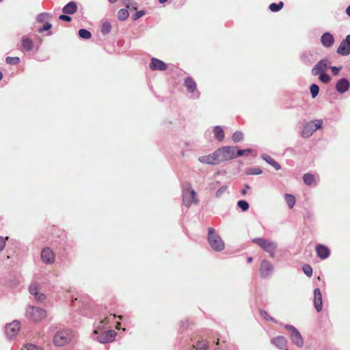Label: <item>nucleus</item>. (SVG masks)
Returning <instances> with one entry per match:
<instances>
[{
  "label": "nucleus",
  "instance_id": "1",
  "mask_svg": "<svg viewBox=\"0 0 350 350\" xmlns=\"http://www.w3.org/2000/svg\"><path fill=\"white\" fill-rule=\"evenodd\" d=\"M252 242L267 252L270 258H275V250L278 247V243L275 241L265 238H254L252 239Z\"/></svg>",
  "mask_w": 350,
  "mask_h": 350
},
{
  "label": "nucleus",
  "instance_id": "2",
  "mask_svg": "<svg viewBox=\"0 0 350 350\" xmlns=\"http://www.w3.org/2000/svg\"><path fill=\"white\" fill-rule=\"evenodd\" d=\"M237 147L232 146H223L215 150V157H217L219 164L232 160L236 157Z\"/></svg>",
  "mask_w": 350,
  "mask_h": 350
},
{
  "label": "nucleus",
  "instance_id": "3",
  "mask_svg": "<svg viewBox=\"0 0 350 350\" xmlns=\"http://www.w3.org/2000/svg\"><path fill=\"white\" fill-rule=\"evenodd\" d=\"M207 239L208 244L213 250L221 252L224 249V241L213 228H208Z\"/></svg>",
  "mask_w": 350,
  "mask_h": 350
},
{
  "label": "nucleus",
  "instance_id": "4",
  "mask_svg": "<svg viewBox=\"0 0 350 350\" xmlns=\"http://www.w3.org/2000/svg\"><path fill=\"white\" fill-rule=\"evenodd\" d=\"M26 317L33 322H39L46 317V311L39 307L29 306L26 309Z\"/></svg>",
  "mask_w": 350,
  "mask_h": 350
},
{
  "label": "nucleus",
  "instance_id": "5",
  "mask_svg": "<svg viewBox=\"0 0 350 350\" xmlns=\"http://www.w3.org/2000/svg\"><path fill=\"white\" fill-rule=\"evenodd\" d=\"M322 120H311L304 125L300 132V135L303 138H308L310 137L317 130L320 129L322 127Z\"/></svg>",
  "mask_w": 350,
  "mask_h": 350
},
{
  "label": "nucleus",
  "instance_id": "6",
  "mask_svg": "<svg viewBox=\"0 0 350 350\" xmlns=\"http://www.w3.org/2000/svg\"><path fill=\"white\" fill-rule=\"evenodd\" d=\"M117 333L113 330L109 329L107 331L100 332L99 334H92V338L101 344L110 343L115 340Z\"/></svg>",
  "mask_w": 350,
  "mask_h": 350
},
{
  "label": "nucleus",
  "instance_id": "7",
  "mask_svg": "<svg viewBox=\"0 0 350 350\" xmlns=\"http://www.w3.org/2000/svg\"><path fill=\"white\" fill-rule=\"evenodd\" d=\"M285 329L291 332V342L297 347L301 348L304 345V340L299 331L293 325L286 324L284 325Z\"/></svg>",
  "mask_w": 350,
  "mask_h": 350
},
{
  "label": "nucleus",
  "instance_id": "8",
  "mask_svg": "<svg viewBox=\"0 0 350 350\" xmlns=\"http://www.w3.org/2000/svg\"><path fill=\"white\" fill-rule=\"evenodd\" d=\"M274 271L273 264L268 260L264 259L259 267V275L261 278L267 279L271 277Z\"/></svg>",
  "mask_w": 350,
  "mask_h": 350
},
{
  "label": "nucleus",
  "instance_id": "9",
  "mask_svg": "<svg viewBox=\"0 0 350 350\" xmlns=\"http://www.w3.org/2000/svg\"><path fill=\"white\" fill-rule=\"evenodd\" d=\"M184 85L189 93L192 94V98L198 99L200 96V92L197 90V84L194 79L190 77L185 79Z\"/></svg>",
  "mask_w": 350,
  "mask_h": 350
},
{
  "label": "nucleus",
  "instance_id": "10",
  "mask_svg": "<svg viewBox=\"0 0 350 350\" xmlns=\"http://www.w3.org/2000/svg\"><path fill=\"white\" fill-rule=\"evenodd\" d=\"M331 62L327 58L319 61L312 69V75L317 76L319 73L326 72L330 67Z\"/></svg>",
  "mask_w": 350,
  "mask_h": 350
},
{
  "label": "nucleus",
  "instance_id": "11",
  "mask_svg": "<svg viewBox=\"0 0 350 350\" xmlns=\"http://www.w3.org/2000/svg\"><path fill=\"white\" fill-rule=\"evenodd\" d=\"M183 204L187 207L190 206L193 203L198 204V200L196 198V191L191 188L185 190L183 191Z\"/></svg>",
  "mask_w": 350,
  "mask_h": 350
},
{
  "label": "nucleus",
  "instance_id": "12",
  "mask_svg": "<svg viewBox=\"0 0 350 350\" xmlns=\"http://www.w3.org/2000/svg\"><path fill=\"white\" fill-rule=\"evenodd\" d=\"M70 340V336L67 331L58 332L54 336L53 342L55 345L62 347L67 344Z\"/></svg>",
  "mask_w": 350,
  "mask_h": 350
},
{
  "label": "nucleus",
  "instance_id": "13",
  "mask_svg": "<svg viewBox=\"0 0 350 350\" xmlns=\"http://www.w3.org/2000/svg\"><path fill=\"white\" fill-rule=\"evenodd\" d=\"M40 258L43 263L46 265H52L55 260V255L52 250L46 247L43 248L40 253Z\"/></svg>",
  "mask_w": 350,
  "mask_h": 350
},
{
  "label": "nucleus",
  "instance_id": "14",
  "mask_svg": "<svg viewBox=\"0 0 350 350\" xmlns=\"http://www.w3.org/2000/svg\"><path fill=\"white\" fill-rule=\"evenodd\" d=\"M21 328V323L18 321L7 324L5 326V334L8 338L11 339L16 336Z\"/></svg>",
  "mask_w": 350,
  "mask_h": 350
},
{
  "label": "nucleus",
  "instance_id": "15",
  "mask_svg": "<svg viewBox=\"0 0 350 350\" xmlns=\"http://www.w3.org/2000/svg\"><path fill=\"white\" fill-rule=\"evenodd\" d=\"M336 52L342 56H347L350 54V34L347 35L346 38L342 40Z\"/></svg>",
  "mask_w": 350,
  "mask_h": 350
},
{
  "label": "nucleus",
  "instance_id": "16",
  "mask_svg": "<svg viewBox=\"0 0 350 350\" xmlns=\"http://www.w3.org/2000/svg\"><path fill=\"white\" fill-rule=\"evenodd\" d=\"M116 318V315H110L109 317H106L102 319H100L98 323L94 325V334H99L100 332L105 331V329L107 327V325L112 319L113 320Z\"/></svg>",
  "mask_w": 350,
  "mask_h": 350
},
{
  "label": "nucleus",
  "instance_id": "17",
  "mask_svg": "<svg viewBox=\"0 0 350 350\" xmlns=\"http://www.w3.org/2000/svg\"><path fill=\"white\" fill-rule=\"evenodd\" d=\"M350 88V83L346 78L340 79L336 83V90L340 94H344Z\"/></svg>",
  "mask_w": 350,
  "mask_h": 350
},
{
  "label": "nucleus",
  "instance_id": "18",
  "mask_svg": "<svg viewBox=\"0 0 350 350\" xmlns=\"http://www.w3.org/2000/svg\"><path fill=\"white\" fill-rule=\"evenodd\" d=\"M150 68L152 70L164 71L167 70V65L164 62L157 58L152 57L150 63Z\"/></svg>",
  "mask_w": 350,
  "mask_h": 350
},
{
  "label": "nucleus",
  "instance_id": "19",
  "mask_svg": "<svg viewBox=\"0 0 350 350\" xmlns=\"http://www.w3.org/2000/svg\"><path fill=\"white\" fill-rule=\"evenodd\" d=\"M215 151L211 154L201 156L198 157V161L201 163L203 164H208V165H217L219 164L217 157L215 156Z\"/></svg>",
  "mask_w": 350,
  "mask_h": 350
},
{
  "label": "nucleus",
  "instance_id": "20",
  "mask_svg": "<svg viewBox=\"0 0 350 350\" xmlns=\"http://www.w3.org/2000/svg\"><path fill=\"white\" fill-rule=\"evenodd\" d=\"M334 37L329 32H325L321 36V43L325 48L331 47L334 43Z\"/></svg>",
  "mask_w": 350,
  "mask_h": 350
},
{
  "label": "nucleus",
  "instance_id": "21",
  "mask_svg": "<svg viewBox=\"0 0 350 350\" xmlns=\"http://www.w3.org/2000/svg\"><path fill=\"white\" fill-rule=\"evenodd\" d=\"M287 340L283 336H278L271 338V343L279 349H283L286 347Z\"/></svg>",
  "mask_w": 350,
  "mask_h": 350
},
{
  "label": "nucleus",
  "instance_id": "22",
  "mask_svg": "<svg viewBox=\"0 0 350 350\" xmlns=\"http://www.w3.org/2000/svg\"><path fill=\"white\" fill-rule=\"evenodd\" d=\"M314 306L317 312L322 310V295L319 288L314 290Z\"/></svg>",
  "mask_w": 350,
  "mask_h": 350
},
{
  "label": "nucleus",
  "instance_id": "23",
  "mask_svg": "<svg viewBox=\"0 0 350 350\" xmlns=\"http://www.w3.org/2000/svg\"><path fill=\"white\" fill-rule=\"evenodd\" d=\"M316 252L318 257L323 260L327 258L330 255V251L329 248L321 244L317 245Z\"/></svg>",
  "mask_w": 350,
  "mask_h": 350
},
{
  "label": "nucleus",
  "instance_id": "24",
  "mask_svg": "<svg viewBox=\"0 0 350 350\" xmlns=\"http://www.w3.org/2000/svg\"><path fill=\"white\" fill-rule=\"evenodd\" d=\"M77 10V5L75 1H70L62 8V12L66 14H73Z\"/></svg>",
  "mask_w": 350,
  "mask_h": 350
},
{
  "label": "nucleus",
  "instance_id": "25",
  "mask_svg": "<svg viewBox=\"0 0 350 350\" xmlns=\"http://www.w3.org/2000/svg\"><path fill=\"white\" fill-rule=\"evenodd\" d=\"M261 158L268 164L273 167L275 170H279L281 169V165L278 162H276L273 158H271L269 155L267 154H262L261 155Z\"/></svg>",
  "mask_w": 350,
  "mask_h": 350
},
{
  "label": "nucleus",
  "instance_id": "26",
  "mask_svg": "<svg viewBox=\"0 0 350 350\" xmlns=\"http://www.w3.org/2000/svg\"><path fill=\"white\" fill-rule=\"evenodd\" d=\"M303 180L308 186L316 185L317 183L316 176L310 173L305 174L303 176Z\"/></svg>",
  "mask_w": 350,
  "mask_h": 350
},
{
  "label": "nucleus",
  "instance_id": "27",
  "mask_svg": "<svg viewBox=\"0 0 350 350\" xmlns=\"http://www.w3.org/2000/svg\"><path fill=\"white\" fill-rule=\"evenodd\" d=\"M213 133L214 134V137L218 141L221 142L224 139L225 135L224 131L221 126H215L213 127Z\"/></svg>",
  "mask_w": 350,
  "mask_h": 350
},
{
  "label": "nucleus",
  "instance_id": "28",
  "mask_svg": "<svg viewBox=\"0 0 350 350\" xmlns=\"http://www.w3.org/2000/svg\"><path fill=\"white\" fill-rule=\"evenodd\" d=\"M23 49L26 51H30L33 49V42L28 38H23L22 40Z\"/></svg>",
  "mask_w": 350,
  "mask_h": 350
},
{
  "label": "nucleus",
  "instance_id": "29",
  "mask_svg": "<svg viewBox=\"0 0 350 350\" xmlns=\"http://www.w3.org/2000/svg\"><path fill=\"white\" fill-rule=\"evenodd\" d=\"M284 199H285V201H286L288 208H293L295 204V197L291 194L286 193L284 195Z\"/></svg>",
  "mask_w": 350,
  "mask_h": 350
},
{
  "label": "nucleus",
  "instance_id": "30",
  "mask_svg": "<svg viewBox=\"0 0 350 350\" xmlns=\"http://www.w3.org/2000/svg\"><path fill=\"white\" fill-rule=\"evenodd\" d=\"M260 314L262 317H263L265 320L267 321H271V322H273L275 323H278L279 325H282L281 323H280L279 321H278L276 319H275L274 318H273L272 317H271L267 311H265V310H260Z\"/></svg>",
  "mask_w": 350,
  "mask_h": 350
},
{
  "label": "nucleus",
  "instance_id": "31",
  "mask_svg": "<svg viewBox=\"0 0 350 350\" xmlns=\"http://www.w3.org/2000/svg\"><path fill=\"white\" fill-rule=\"evenodd\" d=\"M244 139L243 133L240 131H235L232 135V140L234 143H238L243 141Z\"/></svg>",
  "mask_w": 350,
  "mask_h": 350
},
{
  "label": "nucleus",
  "instance_id": "32",
  "mask_svg": "<svg viewBox=\"0 0 350 350\" xmlns=\"http://www.w3.org/2000/svg\"><path fill=\"white\" fill-rule=\"evenodd\" d=\"M129 16V13L126 9H120L117 13V17L120 21H125Z\"/></svg>",
  "mask_w": 350,
  "mask_h": 350
},
{
  "label": "nucleus",
  "instance_id": "33",
  "mask_svg": "<svg viewBox=\"0 0 350 350\" xmlns=\"http://www.w3.org/2000/svg\"><path fill=\"white\" fill-rule=\"evenodd\" d=\"M318 75L319 81L325 84L329 83L331 81V77L326 72L319 73Z\"/></svg>",
  "mask_w": 350,
  "mask_h": 350
},
{
  "label": "nucleus",
  "instance_id": "34",
  "mask_svg": "<svg viewBox=\"0 0 350 350\" xmlns=\"http://www.w3.org/2000/svg\"><path fill=\"white\" fill-rule=\"evenodd\" d=\"M284 6L283 2L280 1L278 3H271L269 5V9L271 12H276L280 10Z\"/></svg>",
  "mask_w": 350,
  "mask_h": 350
},
{
  "label": "nucleus",
  "instance_id": "35",
  "mask_svg": "<svg viewBox=\"0 0 350 350\" xmlns=\"http://www.w3.org/2000/svg\"><path fill=\"white\" fill-rule=\"evenodd\" d=\"M21 350H43L42 347L31 343H27L23 346Z\"/></svg>",
  "mask_w": 350,
  "mask_h": 350
},
{
  "label": "nucleus",
  "instance_id": "36",
  "mask_svg": "<svg viewBox=\"0 0 350 350\" xmlns=\"http://www.w3.org/2000/svg\"><path fill=\"white\" fill-rule=\"evenodd\" d=\"M262 173V171L259 167H250L246 171L247 175H259Z\"/></svg>",
  "mask_w": 350,
  "mask_h": 350
},
{
  "label": "nucleus",
  "instance_id": "37",
  "mask_svg": "<svg viewBox=\"0 0 350 350\" xmlns=\"http://www.w3.org/2000/svg\"><path fill=\"white\" fill-rule=\"evenodd\" d=\"M79 36L83 39H90L92 34L90 31L85 29H81L79 31Z\"/></svg>",
  "mask_w": 350,
  "mask_h": 350
},
{
  "label": "nucleus",
  "instance_id": "38",
  "mask_svg": "<svg viewBox=\"0 0 350 350\" xmlns=\"http://www.w3.org/2000/svg\"><path fill=\"white\" fill-rule=\"evenodd\" d=\"M310 91L312 98H314L319 94V87L317 84H312L310 87Z\"/></svg>",
  "mask_w": 350,
  "mask_h": 350
},
{
  "label": "nucleus",
  "instance_id": "39",
  "mask_svg": "<svg viewBox=\"0 0 350 350\" xmlns=\"http://www.w3.org/2000/svg\"><path fill=\"white\" fill-rule=\"evenodd\" d=\"M111 26L109 22H105L101 27V32L103 34H107L111 31Z\"/></svg>",
  "mask_w": 350,
  "mask_h": 350
},
{
  "label": "nucleus",
  "instance_id": "40",
  "mask_svg": "<svg viewBox=\"0 0 350 350\" xmlns=\"http://www.w3.org/2000/svg\"><path fill=\"white\" fill-rule=\"evenodd\" d=\"M5 62L8 64L16 65L20 62V58L18 57H7Z\"/></svg>",
  "mask_w": 350,
  "mask_h": 350
},
{
  "label": "nucleus",
  "instance_id": "41",
  "mask_svg": "<svg viewBox=\"0 0 350 350\" xmlns=\"http://www.w3.org/2000/svg\"><path fill=\"white\" fill-rule=\"evenodd\" d=\"M195 347L196 350H206L208 348V342L205 340L199 341Z\"/></svg>",
  "mask_w": 350,
  "mask_h": 350
},
{
  "label": "nucleus",
  "instance_id": "42",
  "mask_svg": "<svg viewBox=\"0 0 350 350\" xmlns=\"http://www.w3.org/2000/svg\"><path fill=\"white\" fill-rule=\"evenodd\" d=\"M237 205L243 211H246L249 208V204L245 200H239Z\"/></svg>",
  "mask_w": 350,
  "mask_h": 350
},
{
  "label": "nucleus",
  "instance_id": "43",
  "mask_svg": "<svg viewBox=\"0 0 350 350\" xmlns=\"http://www.w3.org/2000/svg\"><path fill=\"white\" fill-rule=\"evenodd\" d=\"M302 270L304 273L308 277L312 275V269L310 265L306 264L303 266Z\"/></svg>",
  "mask_w": 350,
  "mask_h": 350
},
{
  "label": "nucleus",
  "instance_id": "44",
  "mask_svg": "<svg viewBox=\"0 0 350 350\" xmlns=\"http://www.w3.org/2000/svg\"><path fill=\"white\" fill-rule=\"evenodd\" d=\"M251 148H247L245 150H238L237 151L236 157H242V156H247L248 153H250L252 152Z\"/></svg>",
  "mask_w": 350,
  "mask_h": 350
},
{
  "label": "nucleus",
  "instance_id": "45",
  "mask_svg": "<svg viewBox=\"0 0 350 350\" xmlns=\"http://www.w3.org/2000/svg\"><path fill=\"white\" fill-rule=\"evenodd\" d=\"M49 16V14L46 13H42L38 15L37 21L39 23L44 22Z\"/></svg>",
  "mask_w": 350,
  "mask_h": 350
},
{
  "label": "nucleus",
  "instance_id": "46",
  "mask_svg": "<svg viewBox=\"0 0 350 350\" xmlns=\"http://www.w3.org/2000/svg\"><path fill=\"white\" fill-rule=\"evenodd\" d=\"M8 239V237H3L0 236V252L3 251L5 248L6 241Z\"/></svg>",
  "mask_w": 350,
  "mask_h": 350
},
{
  "label": "nucleus",
  "instance_id": "47",
  "mask_svg": "<svg viewBox=\"0 0 350 350\" xmlns=\"http://www.w3.org/2000/svg\"><path fill=\"white\" fill-rule=\"evenodd\" d=\"M144 15H145V12L144 10L137 11L133 15V19L134 21H136Z\"/></svg>",
  "mask_w": 350,
  "mask_h": 350
},
{
  "label": "nucleus",
  "instance_id": "48",
  "mask_svg": "<svg viewBox=\"0 0 350 350\" xmlns=\"http://www.w3.org/2000/svg\"><path fill=\"white\" fill-rule=\"evenodd\" d=\"M226 189L227 188L226 186L220 187L215 193L216 198H219L221 195H223L226 192Z\"/></svg>",
  "mask_w": 350,
  "mask_h": 350
},
{
  "label": "nucleus",
  "instance_id": "49",
  "mask_svg": "<svg viewBox=\"0 0 350 350\" xmlns=\"http://www.w3.org/2000/svg\"><path fill=\"white\" fill-rule=\"evenodd\" d=\"M51 28V24L49 23H46L44 25V26L39 29V33H42L44 31L49 30Z\"/></svg>",
  "mask_w": 350,
  "mask_h": 350
},
{
  "label": "nucleus",
  "instance_id": "50",
  "mask_svg": "<svg viewBox=\"0 0 350 350\" xmlns=\"http://www.w3.org/2000/svg\"><path fill=\"white\" fill-rule=\"evenodd\" d=\"M35 299L40 302L43 301L45 299V295L43 293H38L35 295Z\"/></svg>",
  "mask_w": 350,
  "mask_h": 350
},
{
  "label": "nucleus",
  "instance_id": "51",
  "mask_svg": "<svg viewBox=\"0 0 350 350\" xmlns=\"http://www.w3.org/2000/svg\"><path fill=\"white\" fill-rule=\"evenodd\" d=\"M329 68L331 69L332 74L335 76L338 75L339 71L341 70L340 67H337L335 66H330Z\"/></svg>",
  "mask_w": 350,
  "mask_h": 350
},
{
  "label": "nucleus",
  "instance_id": "52",
  "mask_svg": "<svg viewBox=\"0 0 350 350\" xmlns=\"http://www.w3.org/2000/svg\"><path fill=\"white\" fill-rule=\"evenodd\" d=\"M59 20L70 22L71 21L72 18L70 16H68V14H62L59 16Z\"/></svg>",
  "mask_w": 350,
  "mask_h": 350
},
{
  "label": "nucleus",
  "instance_id": "53",
  "mask_svg": "<svg viewBox=\"0 0 350 350\" xmlns=\"http://www.w3.org/2000/svg\"><path fill=\"white\" fill-rule=\"evenodd\" d=\"M126 8L131 9V10H137V2L134 1H131L129 3V5L127 6Z\"/></svg>",
  "mask_w": 350,
  "mask_h": 350
},
{
  "label": "nucleus",
  "instance_id": "54",
  "mask_svg": "<svg viewBox=\"0 0 350 350\" xmlns=\"http://www.w3.org/2000/svg\"><path fill=\"white\" fill-rule=\"evenodd\" d=\"M29 292L31 295H33L34 296L38 293L36 286L33 285L30 286Z\"/></svg>",
  "mask_w": 350,
  "mask_h": 350
},
{
  "label": "nucleus",
  "instance_id": "55",
  "mask_svg": "<svg viewBox=\"0 0 350 350\" xmlns=\"http://www.w3.org/2000/svg\"><path fill=\"white\" fill-rule=\"evenodd\" d=\"M250 189V186H249V185H246L245 186V188L241 191V193H242L243 195H245V194L246 193V192H247V189Z\"/></svg>",
  "mask_w": 350,
  "mask_h": 350
},
{
  "label": "nucleus",
  "instance_id": "56",
  "mask_svg": "<svg viewBox=\"0 0 350 350\" xmlns=\"http://www.w3.org/2000/svg\"><path fill=\"white\" fill-rule=\"evenodd\" d=\"M132 0H121V1L122 2L123 5H125L126 7L129 5V3H130V2Z\"/></svg>",
  "mask_w": 350,
  "mask_h": 350
},
{
  "label": "nucleus",
  "instance_id": "57",
  "mask_svg": "<svg viewBox=\"0 0 350 350\" xmlns=\"http://www.w3.org/2000/svg\"><path fill=\"white\" fill-rule=\"evenodd\" d=\"M312 213H310V212H308L306 213L305 215H304V217L306 218H308L310 219V217H312Z\"/></svg>",
  "mask_w": 350,
  "mask_h": 350
},
{
  "label": "nucleus",
  "instance_id": "58",
  "mask_svg": "<svg viewBox=\"0 0 350 350\" xmlns=\"http://www.w3.org/2000/svg\"><path fill=\"white\" fill-rule=\"evenodd\" d=\"M346 13L347 14L350 16V5H349L346 9Z\"/></svg>",
  "mask_w": 350,
  "mask_h": 350
},
{
  "label": "nucleus",
  "instance_id": "59",
  "mask_svg": "<svg viewBox=\"0 0 350 350\" xmlns=\"http://www.w3.org/2000/svg\"><path fill=\"white\" fill-rule=\"evenodd\" d=\"M252 260L253 258L252 257H249L247 259V261L248 263H250L252 262Z\"/></svg>",
  "mask_w": 350,
  "mask_h": 350
},
{
  "label": "nucleus",
  "instance_id": "60",
  "mask_svg": "<svg viewBox=\"0 0 350 350\" xmlns=\"http://www.w3.org/2000/svg\"><path fill=\"white\" fill-rule=\"evenodd\" d=\"M167 0H159V3H164L167 1Z\"/></svg>",
  "mask_w": 350,
  "mask_h": 350
},
{
  "label": "nucleus",
  "instance_id": "61",
  "mask_svg": "<svg viewBox=\"0 0 350 350\" xmlns=\"http://www.w3.org/2000/svg\"><path fill=\"white\" fill-rule=\"evenodd\" d=\"M118 0H109V1L110 3H115L116 1H117Z\"/></svg>",
  "mask_w": 350,
  "mask_h": 350
},
{
  "label": "nucleus",
  "instance_id": "62",
  "mask_svg": "<svg viewBox=\"0 0 350 350\" xmlns=\"http://www.w3.org/2000/svg\"><path fill=\"white\" fill-rule=\"evenodd\" d=\"M3 78V74L1 72H0V81Z\"/></svg>",
  "mask_w": 350,
  "mask_h": 350
},
{
  "label": "nucleus",
  "instance_id": "63",
  "mask_svg": "<svg viewBox=\"0 0 350 350\" xmlns=\"http://www.w3.org/2000/svg\"><path fill=\"white\" fill-rule=\"evenodd\" d=\"M120 325V323H117V325H116V328L117 329H119V326Z\"/></svg>",
  "mask_w": 350,
  "mask_h": 350
},
{
  "label": "nucleus",
  "instance_id": "64",
  "mask_svg": "<svg viewBox=\"0 0 350 350\" xmlns=\"http://www.w3.org/2000/svg\"><path fill=\"white\" fill-rule=\"evenodd\" d=\"M181 156H182V157H184V156H185V152H184V151H183V152H181Z\"/></svg>",
  "mask_w": 350,
  "mask_h": 350
}]
</instances>
